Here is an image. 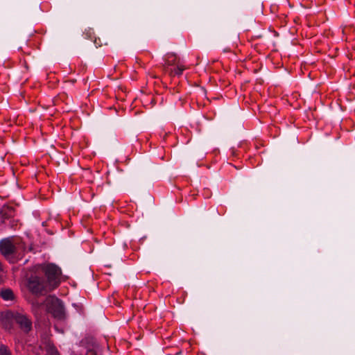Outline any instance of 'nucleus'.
Returning a JSON list of instances; mask_svg holds the SVG:
<instances>
[{"mask_svg":"<svg viewBox=\"0 0 355 355\" xmlns=\"http://www.w3.org/2000/svg\"><path fill=\"white\" fill-rule=\"evenodd\" d=\"M10 318H13L15 321L19 325L20 328L24 332L27 333L31 329L32 322L31 320L28 319L26 315L19 313L15 314L12 313H6V318L2 319V323L6 329H9L11 327V324L9 321Z\"/></svg>","mask_w":355,"mask_h":355,"instance_id":"1","label":"nucleus"},{"mask_svg":"<svg viewBox=\"0 0 355 355\" xmlns=\"http://www.w3.org/2000/svg\"><path fill=\"white\" fill-rule=\"evenodd\" d=\"M28 288L29 291L35 295H43L51 291L50 286L46 280L37 276H31L28 279Z\"/></svg>","mask_w":355,"mask_h":355,"instance_id":"2","label":"nucleus"},{"mask_svg":"<svg viewBox=\"0 0 355 355\" xmlns=\"http://www.w3.org/2000/svg\"><path fill=\"white\" fill-rule=\"evenodd\" d=\"M16 211L12 206L5 205L0 209V223L4 224L10 228H16L19 220L15 218Z\"/></svg>","mask_w":355,"mask_h":355,"instance_id":"3","label":"nucleus"},{"mask_svg":"<svg viewBox=\"0 0 355 355\" xmlns=\"http://www.w3.org/2000/svg\"><path fill=\"white\" fill-rule=\"evenodd\" d=\"M43 271L46 277V282L50 286V289H55L60 284V276L61 270L57 266L50 263L43 268Z\"/></svg>","mask_w":355,"mask_h":355,"instance_id":"4","label":"nucleus"},{"mask_svg":"<svg viewBox=\"0 0 355 355\" xmlns=\"http://www.w3.org/2000/svg\"><path fill=\"white\" fill-rule=\"evenodd\" d=\"M47 310L54 318L62 320L64 318V306L60 300L55 296H49L45 300Z\"/></svg>","mask_w":355,"mask_h":355,"instance_id":"5","label":"nucleus"},{"mask_svg":"<svg viewBox=\"0 0 355 355\" xmlns=\"http://www.w3.org/2000/svg\"><path fill=\"white\" fill-rule=\"evenodd\" d=\"M0 252L5 257H9L15 252V247L10 239H3L0 242Z\"/></svg>","mask_w":355,"mask_h":355,"instance_id":"6","label":"nucleus"},{"mask_svg":"<svg viewBox=\"0 0 355 355\" xmlns=\"http://www.w3.org/2000/svg\"><path fill=\"white\" fill-rule=\"evenodd\" d=\"M177 64V56L174 53H168L166 55V60L164 67L166 70V67Z\"/></svg>","mask_w":355,"mask_h":355,"instance_id":"7","label":"nucleus"},{"mask_svg":"<svg viewBox=\"0 0 355 355\" xmlns=\"http://www.w3.org/2000/svg\"><path fill=\"white\" fill-rule=\"evenodd\" d=\"M0 295L5 300H12L14 297L12 291L9 288L2 290L0 293Z\"/></svg>","mask_w":355,"mask_h":355,"instance_id":"8","label":"nucleus"},{"mask_svg":"<svg viewBox=\"0 0 355 355\" xmlns=\"http://www.w3.org/2000/svg\"><path fill=\"white\" fill-rule=\"evenodd\" d=\"M185 69L184 66L178 65L177 68L168 70L171 76H180Z\"/></svg>","mask_w":355,"mask_h":355,"instance_id":"9","label":"nucleus"},{"mask_svg":"<svg viewBox=\"0 0 355 355\" xmlns=\"http://www.w3.org/2000/svg\"><path fill=\"white\" fill-rule=\"evenodd\" d=\"M43 303H40L37 301L35 300L32 303V309L35 315H37L41 309V307L42 306Z\"/></svg>","mask_w":355,"mask_h":355,"instance_id":"10","label":"nucleus"},{"mask_svg":"<svg viewBox=\"0 0 355 355\" xmlns=\"http://www.w3.org/2000/svg\"><path fill=\"white\" fill-rule=\"evenodd\" d=\"M0 355H10V352L6 346L3 345H0Z\"/></svg>","mask_w":355,"mask_h":355,"instance_id":"11","label":"nucleus"},{"mask_svg":"<svg viewBox=\"0 0 355 355\" xmlns=\"http://www.w3.org/2000/svg\"><path fill=\"white\" fill-rule=\"evenodd\" d=\"M49 355H60L58 350L54 347H49L48 349Z\"/></svg>","mask_w":355,"mask_h":355,"instance_id":"12","label":"nucleus"},{"mask_svg":"<svg viewBox=\"0 0 355 355\" xmlns=\"http://www.w3.org/2000/svg\"><path fill=\"white\" fill-rule=\"evenodd\" d=\"M87 355H96V353L94 349H89L87 352Z\"/></svg>","mask_w":355,"mask_h":355,"instance_id":"13","label":"nucleus"}]
</instances>
